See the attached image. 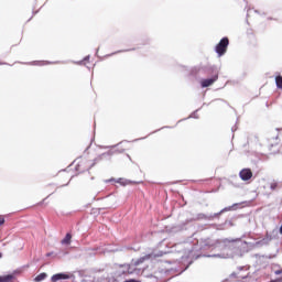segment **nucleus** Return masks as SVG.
Segmentation results:
<instances>
[{
  "label": "nucleus",
  "mask_w": 282,
  "mask_h": 282,
  "mask_svg": "<svg viewBox=\"0 0 282 282\" xmlns=\"http://www.w3.org/2000/svg\"><path fill=\"white\" fill-rule=\"evenodd\" d=\"M106 155H110V152L102 153L95 159H90L89 156L78 158L76 161V165H75L76 172L77 173H86V171H90Z\"/></svg>",
  "instance_id": "f257e3e1"
},
{
  "label": "nucleus",
  "mask_w": 282,
  "mask_h": 282,
  "mask_svg": "<svg viewBox=\"0 0 282 282\" xmlns=\"http://www.w3.org/2000/svg\"><path fill=\"white\" fill-rule=\"evenodd\" d=\"M2 257V254L0 253V258Z\"/></svg>",
  "instance_id": "a211bd4d"
},
{
  "label": "nucleus",
  "mask_w": 282,
  "mask_h": 282,
  "mask_svg": "<svg viewBox=\"0 0 282 282\" xmlns=\"http://www.w3.org/2000/svg\"><path fill=\"white\" fill-rule=\"evenodd\" d=\"M270 282H276L275 280H271Z\"/></svg>",
  "instance_id": "f3484780"
},
{
  "label": "nucleus",
  "mask_w": 282,
  "mask_h": 282,
  "mask_svg": "<svg viewBox=\"0 0 282 282\" xmlns=\"http://www.w3.org/2000/svg\"><path fill=\"white\" fill-rule=\"evenodd\" d=\"M9 281V278L7 276V278H1L0 276V282H8Z\"/></svg>",
  "instance_id": "f8f14e48"
},
{
  "label": "nucleus",
  "mask_w": 282,
  "mask_h": 282,
  "mask_svg": "<svg viewBox=\"0 0 282 282\" xmlns=\"http://www.w3.org/2000/svg\"><path fill=\"white\" fill-rule=\"evenodd\" d=\"M207 73L213 74V77H210L209 79H202V88L210 87L219 79V73L217 70L210 68L207 70Z\"/></svg>",
  "instance_id": "f03ea898"
},
{
  "label": "nucleus",
  "mask_w": 282,
  "mask_h": 282,
  "mask_svg": "<svg viewBox=\"0 0 282 282\" xmlns=\"http://www.w3.org/2000/svg\"><path fill=\"white\" fill-rule=\"evenodd\" d=\"M252 176L253 173L250 169H242L240 172V178H242V181H249Z\"/></svg>",
  "instance_id": "20e7f679"
},
{
  "label": "nucleus",
  "mask_w": 282,
  "mask_h": 282,
  "mask_svg": "<svg viewBox=\"0 0 282 282\" xmlns=\"http://www.w3.org/2000/svg\"><path fill=\"white\" fill-rule=\"evenodd\" d=\"M4 224V219H0V226Z\"/></svg>",
  "instance_id": "2eb2a0df"
},
{
  "label": "nucleus",
  "mask_w": 282,
  "mask_h": 282,
  "mask_svg": "<svg viewBox=\"0 0 282 282\" xmlns=\"http://www.w3.org/2000/svg\"><path fill=\"white\" fill-rule=\"evenodd\" d=\"M124 282H140V281L134 280V279H130V280H127V281H124Z\"/></svg>",
  "instance_id": "4468645a"
},
{
  "label": "nucleus",
  "mask_w": 282,
  "mask_h": 282,
  "mask_svg": "<svg viewBox=\"0 0 282 282\" xmlns=\"http://www.w3.org/2000/svg\"><path fill=\"white\" fill-rule=\"evenodd\" d=\"M229 47V39L223 37L219 43L216 45L215 51L218 54V56H223L227 53V50Z\"/></svg>",
  "instance_id": "7ed1b4c3"
},
{
  "label": "nucleus",
  "mask_w": 282,
  "mask_h": 282,
  "mask_svg": "<svg viewBox=\"0 0 282 282\" xmlns=\"http://www.w3.org/2000/svg\"><path fill=\"white\" fill-rule=\"evenodd\" d=\"M152 257H153V254H147V256L140 258V259L135 262V265H139V264L143 263L144 261L151 259Z\"/></svg>",
  "instance_id": "0eeeda50"
},
{
  "label": "nucleus",
  "mask_w": 282,
  "mask_h": 282,
  "mask_svg": "<svg viewBox=\"0 0 282 282\" xmlns=\"http://www.w3.org/2000/svg\"><path fill=\"white\" fill-rule=\"evenodd\" d=\"M280 187V184L276 181H273L270 183V189L271 191H276V188Z\"/></svg>",
  "instance_id": "9d476101"
},
{
  "label": "nucleus",
  "mask_w": 282,
  "mask_h": 282,
  "mask_svg": "<svg viewBox=\"0 0 282 282\" xmlns=\"http://www.w3.org/2000/svg\"><path fill=\"white\" fill-rule=\"evenodd\" d=\"M280 234L282 235V225H281V227H280Z\"/></svg>",
  "instance_id": "dca6fc26"
},
{
  "label": "nucleus",
  "mask_w": 282,
  "mask_h": 282,
  "mask_svg": "<svg viewBox=\"0 0 282 282\" xmlns=\"http://www.w3.org/2000/svg\"><path fill=\"white\" fill-rule=\"evenodd\" d=\"M68 279H69V275L66 273H56V274H53V276H51V281L53 282H58L61 280H68Z\"/></svg>",
  "instance_id": "39448f33"
},
{
  "label": "nucleus",
  "mask_w": 282,
  "mask_h": 282,
  "mask_svg": "<svg viewBox=\"0 0 282 282\" xmlns=\"http://www.w3.org/2000/svg\"><path fill=\"white\" fill-rule=\"evenodd\" d=\"M72 242V235L70 234H66L65 238L62 240L63 245H70Z\"/></svg>",
  "instance_id": "6e6552de"
},
{
  "label": "nucleus",
  "mask_w": 282,
  "mask_h": 282,
  "mask_svg": "<svg viewBox=\"0 0 282 282\" xmlns=\"http://www.w3.org/2000/svg\"><path fill=\"white\" fill-rule=\"evenodd\" d=\"M274 274H275V275H281V274H282V270H275V271H274Z\"/></svg>",
  "instance_id": "ddd939ff"
},
{
  "label": "nucleus",
  "mask_w": 282,
  "mask_h": 282,
  "mask_svg": "<svg viewBox=\"0 0 282 282\" xmlns=\"http://www.w3.org/2000/svg\"><path fill=\"white\" fill-rule=\"evenodd\" d=\"M0 278H2V279L8 278L7 282H13V280H14L13 274H4V275H0Z\"/></svg>",
  "instance_id": "9b49d317"
},
{
  "label": "nucleus",
  "mask_w": 282,
  "mask_h": 282,
  "mask_svg": "<svg viewBox=\"0 0 282 282\" xmlns=\"http://www.w3.org/2000/svg\"><path fill=\"white\" fill-rule=\"evenodd\" d=\"M275 85L279 89H282V75L275 77Z\"/></svg>",
  "instance_id": "1a4fd4ad"
},
{
  "label": "nucleus",
  "mask_w": 282,
  "mask_h": 282,
  "mask_svg": "<svg viewBox=\"0 0 282 282\" xmlns=\"http://www.w3.org/2000/svg\"><path fill=\"white\" fill-rule=\"evenodd\" d=\"M46 278H47V274H46L45 272H42V273L37 274V275L34 278V282H42V281H44Z\"/></svg>",
  "instance_id": "423d86ee"
}]
</instances>
